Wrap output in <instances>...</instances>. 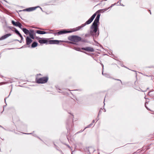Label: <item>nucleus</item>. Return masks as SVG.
<instances>
[{"instance_id":"obj_14","label":"nucleus","mask_w":154,"mask_h":154,"mask_svg":"<svg viewBox=\"0 0 154 154\" xmlns=\"http://www.w3.org/2000/svg\"><path fill=\"white\" fill-rule=\"evenodd\" d=\"M22 30L26 34H28L29 33V31L25 28H23Z\"/></svg>"},{"instance_id":"obj_20","label":"nucleus","mask_w":154,"mask_h":154,"mask_svg":"<svg viewBox=\"0 0 154 154\" xmlns=\"http://www.w3.org/2000/svg\"><path fill=\"white\" fill-rule=\"evenodd\" d=\"M76 50L78 51H80L81 49L80 48H77Z\"/></svg>"},{"instance_id":"obj_12","label":"nucleus","mask_w":154,"mask_h":154,"mask_svg":"<svg viewBox=\"0 0 154 154\" xmlns=\"http://www.w3.org/2000/svg\"><path fill=\"white\" fill-rule=\"evenodd\" d=\"M69 32H70L68 31H66V30H62V31H60L58 32H57V34L59 35L62 34H64V33H68Z\"/></svg>"},{"instance_id":"obj_21","label":"nucleus","mask_w":154,"mask_h":154,"mask_svg":"<svg viewBox=\"0 0 154 154\" xmlns=\"http://www.w3.org/2000/svg\"><path fill=\"white\" fill-rule=\"evenodd\" d=\"M114 79L115 80H118V81H120V82H121V83H122L121 81V80H119V79Z\"/></svg>"},{"instance_id":"obj_19","label":"nucleus","mask_w":154,"mask_h":154,"mask_svg":"<svg viewBox=\"0 0 154 154\" xmlns=\"http://www.w3.org/2000/svg\"><path fill=\"white\" fill-rule=\"evenodd\" d=\"M20 26H18V27L20 28V29H22L23 28H22V25L21 23H20Z\"/></svg>"},{"instance_id":"obj_7","label":"nucleus","mask_w":154,"mask_h":154,"mask_svg":"<svg viewBox=\"0 0 154 154\" xmlns=\"http://www.w3.org/2000/svg\"><path fill=\"white\" fill-rule=\"evenodd\" d=\"M82 49L83 50L89 52H93L94 51V49L91 47H87L85 48H82Z\"/></svg>"},{"instance_id":"obj_25","label":"nucleus","mask_w":154,"mask_h":154,"mask_svg":"<svg viewBox=\"0 0 154 154\" xmlns=\"http://www.w3.org/2000/svg\"><path fill=\"white\" fill-rule=\"evenodd\" d=\"M39 8H40L41 9H42V8H40L39 7Z\"/></svg>"},{"instance_id":"obj_13","label":"nucleus","mask_w":154,"mask_h":154,"mask_svg":"<svg viewBox=\"0 0 154 154\" xmlns=\"http://www.w3.org/2000/svg\"><path fill=\"white\" fill-rule=\"evenodd\" d=\"M15 32L18 35H19V36L20 37L21 39H22L23 38V37L22 36L17 30L16 29L15 30Z\"/></svg>"},{"instance_id":"obj_2","label":"nucleus","mask_w":154,"mask_h":154,"mask_svg":"<svg viewBox=\"0 0 154 154\" xmlns=\"http://www.w3.org/2000/svg\"><path fill=\"white\" fill-rule=\"evenodd\" d=\"M61 41L57 40H49L47 39H41L39 40V43L40 44H58Z\"/></svg>"},{"instance_id":"obj_24","label":"nucleus","mask_w":154,"mask_h":154,"mask_svg":"<svg viewBox=\"0 0 154 154\" xmlns=\"http://www.w3.org/2000/svg\"><path fill=\"white\" fill-rule=\"evenodd\" d=\"M95 122V121L94 120H93V123H94Z\"/></svg>"},{"instance_id":"obj_5","label":"nucleus","mask_w":154,"mask_h":154,"mask_svg":"<svg viewBox=\"0 0 154 154\" xmlns=\"http://www.w3.org/2000/svg\"><path fill=\"white\" fill-rule=\"evenodd\" d=\"M106 9H100L98 10L95 13H94L91 17L90 18H91L92 17H93V18L92 21L93 20L96 15L97 14V16L98 15H99V17H100V13H102L103 12L105 11H106Z\"/></svg>"},{"instance_id":"obj_4","label":"nucleus","mask_w":154,"mask_h":154,"mask_svg":"<svg viewBox=\"0 0 154 154\" xmlns=\"http://www.w3.org/2000/svg\"><path fill=\"white\" fill-rule=\"evenodd\" d=\"M68 39L72 42H77L81 40V37L76 35H72L68 37Z\"/></svg>"},{"instance_id":"obj_16","label":"nucleus","mask_w":154,"mask_h":154,"mask_svg":"<svg viewBox=\"0 0 154 154\" xmlns=\"http://www.w3.org/2000/svg\"><path fill=\"white\" fill-rule=\"evenodd\" d=\"M46 33V32L45 31L39 30V34H43Z\"/></svg>"},{"instance_id":"obj_15","label":"nucleus","mask_w":154,"mask_h":154,"mask_svg":"<svg viewBox=\"0 0 154 154\" xmlns=\"http://www.w3.org/2000/svg\"><path fill=\"white\" fill-rule=\"evenodd\" d=\"M38 44L36 42H33L31 45V47L32 48H35L36 47L37 45Z\"/></svg>"},{"instance_id":"obj_3","label":"nucleus","mask_w":154,"mask_h":154,"mask_svg":"<svg viewBox=\"0 0 154 154\" xmlns=\"http://www.w3.org/2000/svg\"><path fill=\"white\" fill-rule=\"evenodd\" d=\"M93 17H92L91 18H89L88 20H87L84 24H82L81 26L73 29V31L75 32L79 30L86 25L90 24L92 21Z\"/></svg>"},{"instance_id":"obj_22","label":"nucleus","mask_w":154,"mask_h":154,"mask_svg":"<svg viewBox=\"0 0 154 154\" xmlns=\"http://www.w3.org/2000/svg\"><path fill=\"white\" fill-rule=\"evenodd\" d=\"M36 83H38V79H36Z\"/></svg>"},{"instance_id":"obj_17","label":"nucleus","mask_w":154,"mask_h":154,"mask_svg":"<svg viewBox=\"0 0 154 154\" xmlns=\"http://www.w3.org/2000/svg\"><path fill=\"white\" fill-rule=\"evenodd\" d=\"M29 34V36L31 38H32V39L34 38V37L33 34H32L31 33H30Z\"/></svg>"},{"instance_id":"obj_23","label":"nucleus","mask_w":154,"mask_h":154,"mask_svg":"<svg viewBox=\"0 0 154 154\" xmlns=\"http://www.w3.org/2000/svg\"><path fill=\"white\" fill-rule=\"evenodd\" d=\"M36 33L38 34V30H37Z\"/></svg>"},{"instance_id":"obj_11","label":"nucleus","mask_w":154,"mask_h":154,"mask_svg":"<svg viewBox=\"0 0 154 154\" xmlns=\"http://www.w3.org/2000/svg\"><path fill=\"white\" fill-rule=\"evenodd\" d=\"M13 25L16 26H20V23L19 22H15L14 20H12L11 21Z\"/></svg>"},{"instance_id":"obj_8","label":"nucleus","mask_w":154,"mask_h":154,"mask_svg":"<svg viewBox=\"0 0 154 154\" xmlns=\"http://www.w3.org/2000/svg\"><path fill=\"white\" fill-rule=\"evenodd\" d=\"M38 7H31L29 8H28L26 9H25L23 10V11H32L33 10H35Z\"/></svg>"},{"instance_id":"obj_9","label":"nucleus","mask_w":154,"mask_h":154,"mask_svg":"<svg viewBox=\"0 0 154 154\" xmlns=\"http://www.w3.org/2000/svg\"><path fill=\"white\" fill-rule=\"evenodd\" d=\"M26 44L28 45L32 42V40L28 36H27L26 38Z\"/></svg>"},{"instance_id":"obj_10","label":"nucleus","mask_w":154,"mask_h":154,"mask_svg":"<svg viewBox=\"0 0 154 154\" xmlns=\"http://www.w3.org/2000/svg\"><path fill=\"white\" fill-rule=\"evenodd\" d=\"M11 34L10 33L6 34L2 36L0 38V40H2L4 39H5L8 38V37L9 36H11Z\"/></svg>"},{"instance_id":"obj_18","label":"nucleus","mask_w":154,"mask_h":154,"mask_svg":"<svg viewBox=\"0 0 154 154\" xmlns=\"http://www.w3.org/2000/svg\"><path fill=\"white\" fill-rule=\"evenodd\" d=\"M8 82H2L0 83V85H2L8 83Z\"/></svg>"},{"instance_id":"obj_6","label":"nucleus","mask_w":154,"mask_h":154,"mask_svg":"<svg viewBox=\"0 0 154 154\" xmlns=\"http://www.w3.org/2000/svg\"><path fill=\"white\" fill-rule=\"evenodd\" d=\"M48 78L47 77H45L39 78V83H46Z\"/></svg>"},{"instance_id":"obj_1","label":"nucleus","mask_w":154,"mask_h":154,"mask_svg":"<svg viewBox=\"0 0 154 154\" xmlns=\"http://www.w3.org/2000/svg\"><path fill=\"white\" fill-rule=\"evenodd\" d=\"M99 15L97 16L91 26V30L90 33L92 35H94L96 34L97 29V26L98 23H99Z\"/></svg>"}]
</instances>
